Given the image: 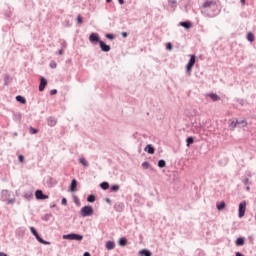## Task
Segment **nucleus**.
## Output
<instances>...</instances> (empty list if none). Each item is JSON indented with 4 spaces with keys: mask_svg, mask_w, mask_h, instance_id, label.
<instances>
[{
    "mask_svg": "<svg viewBox=\"0 0 256 256\" xmlns=\"http://www.w3.org/2000/svg\"><path fill=\"white\" fill-rule=\"evenodd\" d=\"M200 9L203 17H208L209 19H213L221 13V9H219V5H217V0H205L201 5Z\"/></svg>",
    "mask_w": 256,
    "mask_h": 256,
    "instance_id": "nucleus-1",
    "label": "nucleus"
},
{
    "mask_svg": "<svg viewBox=\"0 0 256 256\" xmlns=\"http://www.w3.org/2000/svg\"><path fill=\"white\" fill-rule=\"evenodd\" d=\"M94 213H95V210L91 205H85L80 209L81 217H92Z\"/></svg>",
    "mask_w": 256,
    "mask_h": 256,
    "instance_id": "nucleus-2",
    "label": "nucleus"
},
{
    "mask_svg": "<svg viewBox=\"0 0 256 256\" xmlns=\"http://www.w3.org/2000/svg\"><path fill=\"white\" fill-rule=\"evenodd\" d=\"M197 62V56L195 54L190 55V59L186 64V73L191 75V71H193V67H195V63Z\"/></svg>",
    "mask_w": 256,
    "mask_h": 256,
    "instance_id": "nucleus-3",
    "label": "nucleus"
},
{
    "mask_svg": "<svg viewBox=\"0 0 256 256\" xmlns=\"http://www.w3.org/2000/svg\"><path fill=\"white\" fill-rule=\"evenodd\" d=\"M62 239H66L68 241H83V235L77 233H69L64 234Z\"/></svg>",
    "mask_w": 256,
    "mask_h": 256,
    "instance_id": "nucleus-4",
    "label": "nucleus"
},
{
    "mask_svg": "<svg viewBox=\"0 0 256 256\" xmlns=\"http://www.w3.org/2000/svg\"><path fill=\"white\" fill-rule=\"evenodd\" d=\"M89 42L91 43V45H99L100 41H101V36H99V33L97 32H92L89 35Z\"/></svg>",
    "mask_w": 256,
    "mask_h": 256,
    "instance_id": "nucleus-5",
    "label": "nucleus"
},
{
    "mask_svg": "<svg viewBox=\"0 0 256 256\" xmlns=\"http://www.w3.org/2000/svg\"><path fill=\"white\" fill-rule=\"evenodd\" d=\"M245 211H247V201H242L239 204L238 207V217L242 219V217H245Z\"/></svg>",
    "mask_w": 256,
    "mask_h": 256,
    "instance_id": "nucleus-6",
    "label": "nucleus"
},
{
    "mask_svg": "<svg viewBox=\"0 0 256 256\" xmlns=\"http://www.w3.org/2000/svg\"><path fill=\"white\" fill-rule=\"evenodd\" d=\"M35 198L37 199V201H45V199H49V195L44 194L43 190L37 189L35 191Z\"/></svg>",
    "mask_w": 256,
    "mask_h": 256,
    "instance_id": "nucleus-7",
    "label": "nucleus"
},
{
    "mask_svg": "<svg viewBox=\"0 0 256 256\" xmlns=\"http://www.w3.org/2000/svg\"><path fill=\"white\" fill-rule=\"evenodd\" d=\"M100 50L103 53H109V51H111V45L105 43V41L101 40L100 43H98Z\"/></svg>",
    "mask_w": 256,
    "mask_h": 256,
    "instance_id": "nucleus-8",
    "label": "nucleus"
},
{
    "mask_svg": "<svg viewBox=\"0 0 256 256\" xmlns=\"http://www.w3.org/2000/svg\"><path fill=\"white\" fill-rule=\"evenodd\" d=\"M48 83L49 82L47 81V78L40 76V83L38 88L40 93H43V91H45V87H47Z\"/></svg>",
    "mask_w": 256,
    "mask_h": 256,
    "instance_id": "nucleus-9",
    "label": "nucleus"
},
{
    "mask_svg": "<svg viewBox=\"0 0 256 256\" xmlns=\"http://www.w3.org/2000/svg\"><path fill=\"white\" fill-rule=\"evenodd\" d=\"M77 185H79V182L77 181V179L73 178L69 185L70 193H77Z\"/></svg>",
    "mask_w": 256,
    "mask_h": 256,
    "instance_id": "nucleus-10",
    "label": "nucleus"
},
{
    "mask_svg": "<svg viewBox=\"0 0 256 256\" xmlns=\"http://www.w3.org/2000/svg\"><path fill=\"white\" fill-rule=\"evenodd\" d=\"M179 25H180V27H183L184 29L189 31V29H191V27H193V22L186 20V21L180 22Z\"/></svg>",
    "mask_w": 256,
    "mask_h": 256,
    "instance_id": "nucleus-11",
    "label": "nucleus"
},
{
    "mask_svg": "<svg viewBox=\"0 0 256 256\" xmlns=\"http://www.w3.org/2000/svg\"><path fill=\"white\" fill-rule=\"evenodd\" d=\"M114 209L117 213H123L125 211V204L123 202L116 203Z\"/></svg>",
    "mask_w": 256,
    "mask_h": 256,
    "instance_id": "nucleus-12",
    "label": "nucleus"
},
{
    "mask_svg": "<svg viewBox=\"0 0 256 256\" xmlns=\"http://www.w3.org/2000/svg\"><path fill=\"white\" fill-rule=\"evenodd\" d=\"M144 151L148 153V155H155V147H153V144L146 145Z\"/></svg>",
    "mask_w": 256,
    "mask_h": 256,
    "instance_id": "nucleus-13",
    "label": "nucleus"
},
{
    "mask_svg": "<svg viewBox=\"0 0 256 256\" xmlns=\"http://www.w3.org/2000/svg\"><path fill=\"white\" fill-rule=\"evenodd\" d=\"M105 247L107 251H113V249H115V241L113 240L106 241Z\"/></svg>",
    "mask_w": 256,
    "mask_h": 256,
    "instance_id": "nucleus-14",
    "label": "nucleus"
},
{
    "mask_svg": "<svg viewBox=\"0 0 256 256\" xmlns=\"http://www.w3.org/2000/svg\"><path fill=\"white\" fill-rule=\"evenodd\" d=\"M236 247H243L245 245V237L240 236L235 240Z\"/></svg>",
    "mask_w": 256,
    "mask_h": 256,
    "instance_id": "nucleus-15",
    "label": "nucleus"
},
{
    "mask_svg": "<svg viewBox=\"0 0 256 256\" xmlns=\"http://www.w3.org/2000/svg\"><path fill=\"white\" fill-rule=\"evenodd\" d=\"M138 254L140 256H153V252L147 248L141 249Z\"/></svg>",
    "mask_w": 256,
    "mask_h": 256,
    "instance_id": "nucleus-16",
    "label": "nucleus"
},
{
    "mask_svg": "<svg viewBox=\"0 0 256 256\" xmlns=\"http://www.w3.org/2000/svg\"><path fill=\"white\" fill-rule=\"evenodd\" d=\"M128 243H129V240H127L126 237H121V238H119V240H118V245H119L120 247H127Z\"/></svg>",
    "mask_w": 256,
    "mask_h": 256,
    "instance_id": "nucleus-17",
    "label": "nucleus"
},
{
    "mask_svg": "<svg viewBox=\"0 0 256 256\" xmlns=\"http://www.w3.org/2000/svg\"><path fill=\"white\" fill-rule=\"evenodd\" d=\"M227 207V204L225 201H220L216 203V209L217 211H223Z\"/></svg>",
    "mask_w": 256,
    "mask_h": 256,
    "instance_id": "nucleus-18",
    "label": "nucleus"
},
{
    "mask_svg": "<svg viewBox=\"0 0 256 256\" xmlns=\"http://www.w3.org/2000/svg\"><path fill=\"white\" fill-rule=\"evenodd\" d=\"M236 121H238L237 127H238L239 129H243V128L247 127V125H248L246 119H243V120L237 119Z\"/></svg>",
    "mask_w": 256,
    "mask_h": 256,
    "instance_id": "nucleus-19",
    "label": "nucleus"
},
{
    "mask_svg": "<svg viewBox=\"0 0 256 256\" xmlns=\"http://www.w3.org/2000/svg\"><path fill=\"white\" fill-rule=\"evenodd\" d=\"M47 123L49 125V127H55L57 125V119H55V117H48L47 119Z\"/></svg>",
    "mask_w": 256,
    "mask_h": 256,
    "instance_id": "nucleus-20",
    "label": "nucleus"
},
{
    "mask_svg": "<svg viewBox=\"0 0 256 256\" xmlns=\"http://www.w3.org/2000/svg\"><path fill=\"white\" fill-rule=\"evenodd\" d=\"M16 101H17V103H20L21 105H25L27 103V99L21 95L16 96Z\"/></svg>",
    "mask_w": 256,
    "mask_h": 256,
    "instance_id": "nucleus-21",
    "label": "nucleus"
},
{
    "mask_svg": "<svg viewBox=\"0 0 256 256\" xmlns=\"http://www.w3.org/2000/svg\"><path fill=\"white\" fill-rule=\"evenodd\" d=\"M86 201L88 203H95L97 201V195L95 194L88 195Z\"/></svg>",
    "mask_w": 256,
    "mask_h": 256,
    "instance_id": "nucleus-22",
    "label": "nucleus"
},
{
    "mask_svg": "<svg viewBox=\"0 0 256 256\" xmlns=\"http://www.w3.org/2000/svg\"><path fill=\"white\" fill-rule=\"evenodd\" d=\"M195 143V137L189 136L186 138V147H191Z\"/></svg>",
    "mask_w": 256,
    "mask_h": 256,
    "instance_id": "nucleus-23",
    "label": "nucleus"
},
{
    "mask_svg": "<svg viewBox=\"0 0 256 256\" xmlns=\"http://www.w3.org/2000/svg\"><path fill=\"white\" fill-rule=\"evenodd\" d=\"M237 123H239V120H230V124H229L230 131H234L235 128H237Z\"/></svg>",
    "mask_w": 256,
    "mask_h": 256,
    "instance_id": "nucleus-24",
    "label": "nucleus"
},
{
    "mask_svg": "<svg viewBox=\"0 0 256 256\" xmlns=\"http://www.w3.org/2000/svg\"><path fill=\"white\" fill-rule=\"evenodd\" d=\"M24 199H26V201H32L33 199V191H27L24 193Z\"/></svg>",
    "mask_w": 256,
    "mask_h": 256,
    "instance_id": "nucleus-25",
    "label": "nucleus"
},
{
    "mask_svg": "<svg viewBox=\"0 0 256 256\" xmlns=\"http://www.w3.org/2000/svg\"><path fill=\"white\" fill-rule=\"evenodd\" d=\"M246 39L249 43H253V41H255V34H253V32H248L246 34Z\"/></svg>",
    "mask_w": 256,
    "mask_h": 256,
    "instance_id": "nucleus-26",
    "label": "nucleus"
},
{
    "mask_svg": "<svg viewBox=\"0 0 256 256\" xmlns=\"http://www.w3.org/2000/svg\"><path fill=\"white\" fill-rule=\"evenodd\" d=\"M121 189V186L119 184H113L110 186V193H117Z\"/></svg>",
    "mask_w": 256,
    "mask_h": 256,
    "instance_id": "nucleus-27",
    "label": "nucleus"
},
{
    "mask_svg": "<svg viewBox=\"0 0 256 256\" xmlns=\"http://www.w3.org/2000/svg\"><path fill=\"white\" fill-rule=\"evenodd\" d=\"M208 97H210V99H212V101H220L221 97L219 95H217V93H210L208 94Z\"/></svg>",
    "mask_w": 256,
    "mask_h": 256,
    "instance_id": "nucleus-28",
    "label": "nucleus"
},
{
    "mask_svg": "<svg viewBox=\"0 0 256 256\" xmlns=\"http://www.w3.org/2000/svg\"><path fill=\"white\" fill-rule=\"evenodd\" d=\"M100 189H102L103 191H107V189H109V182L104 181L102 183L99 184Z\"/></svg>",
    "mask_w": 256,
    "mask_h": 256,
    "instance_id": "nucleus-29",
    "label": "nucleus"
},
{
    "mask_svg": "<svg viewBox=\"0 0 256 256\" xmlns=\"http://www.w3.org/2000/svg\"><path fill=\"white\" fill-rule=\"evenodd\" d=\"M158 167H159V169H163V168L167 167V162L165 161V159H160L158 161Z\"/></svg>",
    "mask_w": 256,
    "mask_h": 256,
    "instance_id": "nucleus-30",
    "label": "nucleus"
},
{
    "mask_svg": "<svg viewBox=\"0 0 256 256\" xmlns=\"http://www.w3.org/2000/svg\"><path fill=\"white\" fill-rule=\"evenodd\" d=\"M51 217H53V214L48 213V214H45L44 216H42L41 219H42V221H46V223H47V222L51 221Z\"/></svg>",
    "mask_w": 256,
    "mask_h": 256,
    "instance_id": "nucleus-31",
    "label": "nucleus"
},
{
    "mask_svg": "<svg viewBox=\"0 0 256 256\" xmlns=\"http://www.w3.org/2000/svg\"><path fill=\"white\" fill-rule=\"evenodd\" d=\"M47 183L50 185V187H55V185H57V180L55 178L50 177Z\"/></svg>",
    "mask_w": 256,
    "mask_h": 256,
    "instance_id": "nucleus-32",
    "label": "nucleus"
},
{
    "mask_svg": "<svg viewBox=\"0 0 256 256\" xmlns=\"http://www.w3.org/2000/svg\"><path fill=\"white\" fill-rule=\"evenodd\" d=\"M79 164L82 165L83 167H89V162L85 158H80Z\"/></svg>",
    "mask_w": 256,
    "mask_h": 256,
    "instance_id": "nucleus-33",
    "label": "nucleus"
},
{
    "mask_svg": "<svg viewBox=\"0 0 256 256\" xmlns=\"http://www.w3.org/2000/svg\"><path fill=\"white\" fill-rule=\"evenodd\" d=\"M29 133H30V135H37V133H39V130L33 126H30Z\"/></svg>",
    "mask_w": 256,
    "mask_h": 256,
    "instance_id": "nucleus-34",
    "label": "nucleus"
},
{
    "mask_svg": "<svg viewBox=\"0 0 256 256\" xmlns=\"http://www.w3.org/2000/svg\"><path fill=\"white\" fill-rule=\"evenodd\" d=\"M72 197L75 205H77V207H81V200H79V197H77V195H73Z\"/></svg>",
    "mask_w": 256,
    "mask_h": 256,
    "instance_id": "nucleus-35",
    "label": "nucleus"
},
{
    "mask_svg": "<svg viewBox=\"0 0 256 256\" xmlns=\"http://www.w3.org/2000/svg\"><path fill=\"white\" fill-rule=\"evenodd\" d=\"M105 37H106V39H108V41H113L115 39V34H113V33H106Z\"/></svg>",
    "mask_w": 256,
    "mask_h": 256,
    "instance_id": "nucleus-36",
    "label": "nucleus"
},
{
    "mask_svg": "<svg viewBox=\"0 0 256 256\" xmlns=\"http://www.w3.org/2000/svg\"><path fill=\"white\" fill-rule=\"evenodd\" d=\"M30 233H32V235L34 237H37L39 235V232L37 231V229L33 226L30 227Z\"/></svg>",
    "mask_w": 256,
    "mask_h": 256,
    "instance_id": "nucleus-37",
    "label": "nucleus"
},
{
    "mask_svg": "<svg viewBox=\"0 0 256 256\" xmlns=\"http://www.w3.org/2000/svg\"><path fill=\"white\" fill-rule=\"evenodd\" d=\"M166 50L167 51H173V43L167 42L166 43Z\"/></svg>",
    "mask_w": 256,
    "mask_h": 256,
    "instance_id": "nucleus-38",
    "label": "nucleus"
},
{
    "mask_svg": "<svg viewBox=\"0 0 256 256\" xmlns=\"http://www.w3.org/2000/svg\"><path fill=\"white\" fill-rule=\"evenodd\" d=\"M76 21L78 25H83V16L78 15Z\"/></svg>",
    "mask_w": 256,
    "mask_h": 256,
    "instance_id": "nucleus-39",
    "label": "nucleus"
},
{
    "mask_svg": "<svg viewBox=\"0 0 256 256\" xmlns=\"http://www.w3.org/2000/svg\"><path fill=\"white\" fill-rule=\"evenodd\" d=\"M9 79H10L9 74H6V75L4 76V85H5V86L9 85Z\"/></svg>",
    "mask_w": 256,
    "mask_h": 256,
    "instance_id": "nucleus-40",
    "label": "nucleus"
},
{
    "mask_svg": "<svg viewBox=\"0 0 256 256\" xmlns=\"http://www.w3.org/2000/svg\"><path fill=\"white\" fill-rule=\"evenodd\" d=\"M168 3L171 7H177V0H168Z\"/></svg>",
    "mask_w": 256,
    "mask_h": 256,
    "instance_id": "nucleus-41",
    "label": "nucleus"
},
{
    "mask_svg": "<svg viewBox=\"0 0 256 256\" xmlns=\"http://www.w3.org/2000/svg\"><path fill=\"white\" fill-rule=\"evenodd\" d=\"M18 161H19V163H24V161H25V156H24L23 154H20V155L18 156Z\"/></svg>",
    "mask_w": 256,
    "mask_h": 256,
    "instance_id": "nucleus-42",
    "label": "nucleus"
},
{
    "mask_svg": "<svg viewBox=\"0 0 256 256\" xmlns=\"http://www.w3.org/2000/svg\"><path fill=\"white\" fill-rule=\"evenodd\" d=\"M149 166H150V164H149V162H147V161H144V162L142 163L143 169H149Z\"/></svg>",
    "mask_w": 256,
    "mask_h": 256,
    "instance_id": "nucleus-43",
    "label": "nucleus"
},
{
    "mask_svg": "<svg viewBox=\"0 0 256 256\" xmlns=\"http://www.w3.org/2000/svg\"><path fill=\"white\" fill-rule=\"evenodd\" d=\"M35 239L38 241V243H43L44 239L39 234L35 237Z\"/></svg>",
    "mask_w": 256,
    "mask_h": 256,
    "instance_id": "nucleus-44",
    "label": "nucleus"
},
{
    "mask_svg": "<svg viewBox=\"0 0 256 256\" xmlns=\"http://www.w3.org/2000/svg\"><path fill=\"white\" fill-rule=\"evenodd\" d=\"M50 67L51 69H56L57 68V63L55 61L50 62Z\"/></svg>",
    "mask_w": 256,
    "mask_h": 256,
    "instance_id": "nucleus-45",
    "label": "nucleus"
},
{
    "mask_svg": "<svg viewBox=\"0 0 256 256\" xmlns=\"http://www.w3.org/2000/svg\"><path fill=\"white\" fill-rule=\"evenodd\" d=\"M243 185H249V178L246 177L242 180Z\"/></svg>",
    "mask_w": 256,
    "mask_h": 256,
    "instance_id": "nucleus-46",
    "label": "nucleus"
},
{
    "mask_svg": "<svg viewBox=\"0 0 256 256\" xmlns=\"http://www.w3.org/2000/svg\"><path fill=\"white\" fill-rule=\"evenodd\" d=\"M6 203L7 205H13V203H15V199H8Z\"/></svg>",
    "mask_w": 256,
    "mask_h": 256,
    "instance_id": "nucleus-47",
    "label": "nucleus"
},
{
    "mask_svg": "<svg viewBox=\"0 0 256 256\" xmlns=\"http://www.w3.org/2000/svg\"><path fill=\"white\" fill-rule=\"evenodd\" d=\"M65 54V49L61 48L58 50L57 55H64Z\"/></svg>",
    "mask_w": 256,
    "mask_h": 256,
    "instance_id": "nucleus-48",
    "label": "nucleus"
},
{
    "mask_svg": "<svg viewBox=\"0 0 256 256\" xmlns=\"http://www.w3.org/2000/svg\"><path fill=\"white\" fill-rule=\"evenodd\" d=\"M121 35H122L123 39H127V37H129L128 32H122Z\"/></svg>",
    "mask_w": 256,
    "mask_h": 256,
    "instance_id": "nucleus-49",
    "label": "nucleus"
},
{
    "mask_svg": "<svg viewBox=\"0 0 256 256\" xmlns=\"http://www.w3.org/2000/svg\"><path fill=\"white\" fill-rule=\"evenodd\" d=\"M61 205H67V198H62Z\"/></svg>",
    "mask_w": 256,
    "mask_h": 256,
    "instance_id": "nucleus-50",
    "label": "nucleus"
},
{
    "mask_svg": "<svg viewBox=\"0 0 256 256\" xmlns=\"http://www.w3.org/2000/svg\"><path fill=\"white\" fill-rule=\"evenodd\" d=\"M61 47H62V49H66L67 48V42H62L61 43Z\"/></svg>",
    "mask_w": 256,
    "mask_h": 256,
    "instance_id": "nucleus-51",
    "label": "nucleus"
},
{
    "mask_svg": "<svg viewBox=\"0 0 256 256\" xmlns=\"http://www.w3.org/2000/svg\"><path fill=\"white\" fill-rule=\"evenodd\" d=\"M56 93H57V89H52V90L50 91V95H51V96L55 95Z\"/></svg>",
    "mask_w": 256,
    "mask_h": 256,
    "instance_id": "nucleus-52",
    "label": "nucleus"
},
{
    "mask_svg": "<svg viewBox=\"0 0 256 256\" xmlns=\"http://www.w3.org/2000/svg\"><path fill=\"white\" fill-rule=\"evenodd\" d=\"M42 245H51V242L47 241V240H43L42 241Z\"/></svg>",
    "mask_w": 256,
    "mask_h": 256,
    "instance_id": "nucleus-53",
    "label": "nucleus"
},
{
    "mask_svg": "<svg viewBox=\"0 0 256 256\" xmlns=\"http://www.w3.org/2000/svg\"><path fill=\"white\" fill-rule=\"evenodd\" d=\"M7 193H9V191H7V190H2V192H1L2 197L5 196V195H7Z\"/></svg>",
    "mask_w": 256,
    "mask_h": 256,
    "instance_id": "nucleus-54",
    "label": "nucleus"
},
{
    "mask_svg": "<svg viewBox=\"0 0 256 256\" xmlns=\"http://www.w3.org/2000/svg\"><path fill=\"white\" fill-rule=\"evenodd\" d=\"M106 203H108V205H111V198H105Z\"/></svg>",
    "mask_w": 256,
    "mask_h": 256,
    "instance_id": "nucleus-55",
    "label": "nucleus"
},
{
    "mask_svg": "<svg viewBox=\"0 0 256 256\" xmlns=\"http://www.w3.org/2000/svg\"><path fill=\"white\" fill-rule=\"evenodd\" d=\"M119 5H125V0H118Z\"/></svg>",
    "mask_w": 256,
    "mask_h": 256,
    "instance_id": "nucleus-56",
    "label": "nucleus"
},
{
    "mask_svg": "<svg viewBox=\"0 0 256 256\" xmlns=\"http://www.w3.org/2000/svg\"><path fill=\"white\" fill-rule=\"evenodd\" d=\"M55 207H57V204H55V203L50 204V208H51V209H55Z\"/></svg>",
    "mask_w": 256,
    "mask_h": 256,
    "instance_id": "nucleus-57",
    "label": "nucleus"
},
{
    "mask_svg": "<svg viewBox=\"0 0 256 256\" xmlns=\"http://www.w3.org/2000/svg\"><path fill=\"white\" fill-rule=\"evenodd\" d=\"M83 256H91V253H89V252H84Z\"/></svg>",
    "mask_w": 256,
    "mask_h": 256,
    "instance_id": "nucleus-58",
    "label": "nucleus"
},
{
    "mask_svg": "<svg viewBox=\"0 0 256 256\" xmlns=\"http://www.w3.org/2000/svg\"><path fill=\"white\" fill-rule=\"evenodd\" d=\"M241 5H245V0H240Z\"/></svg>",
    "mask_w": 256,
    "mask_h": 256,
    "instance_id": "nucleus-59",
    "label": "nucleus"
},
{
    "mask_svg": "<svg viewBox=\"0 0 256 256\" xmlns=\"http://www.w3.org/2000/svg\"><path fill=\"white\" fill-rule=\"evenodd\" d=\"M246 191H251V187L246 186Z\"/></svg>",
    "mask_w": 256,
    "mask_h": 256,
    "instance_id": "nucleus-60",
    "label": "nucleus"
},
{
    "mask_svg": "<svg viewBox=\"0 0 256 256\" xmlns=\"http://www.w3.org/2000/svg\"><path fill=\"white\" fill-rule=\"evenodd\" d=\"M239 103H240V105H243L244 101H243V100H240Z\"/></svg>",
    "mask_w": 256,
    "mask_h": 256,
    "instance_id": "nucleus-61",
    "label": "nucleus"
},
{
    "mask_svg": "<svg viewBox=\"0 0 256 256\" xmlns=\"http://www.w3.org/2000/svg\"><path fill=\"white\" fill-rule=\"evenodd\" d=\"M3 255H5V252H0V256H3Z\"/></svg>",
    "mask_w": 256,
    "mask_h": 256,
    "instance_id": "nucleus-62",
    "label": "nucleus"
},
{
    "mask_svg": "<svg viewBox=\"0 0 256 256\" xmlns=\"http://www.w3.org/2000/svg\"><path fill=\"white\" fill-rule=\"evenodd\" d=\"M113 0H106V3H111Z\"/></svg>",
    "mask_w": 256,
    "mask_h": 256,
    "instance_id": "nucleus-63",
    "label": "nucleus"
},
{
    "mask_svg": "<svg viewBox=\"0 0 256 256\" xmlns=\"http://www.w3.org/2000/svg\"><path fill=\"white\" fill-rule=\"evenodd\" d=\"M19 134L17 132L14 133V137H17Z\"/></svg>",
    "mask_w": 256,
    "mask_h": 256,
    "instance_id": "nucleus-64",
    "label": "nucleus"
}]
</instances>
